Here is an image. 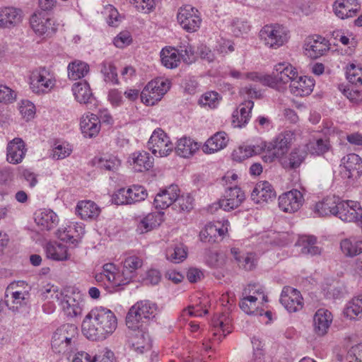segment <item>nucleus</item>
I'll return each mask as SVG.
<instances>
[{
  "mask_svg": "<svg viewBox=\"0 0 362 362\" xmlns=\"http://www.w3.org/2000/svg\"><path fill=\"white\" fill-rule=\"evenodd\" d=\"M262 149L263 147L259 146L239 147L238 149L233 151L232 153L233 159L235 161L241 162L253 155L261 153Z\"/></svg>",
  "mask_w": 362,
  "mask_h": 362,
  "instance_id": "45",
  "label": "nucleus"
},
{
  "mask_svg": "<svg viewBox=\"0 0 362 362\" xmlns=\"http://www.w3.org/2000/svg\"><path fill=\"white\" fill-rule=\"evenodd\" d=\"M157 305L150 300H140L131 307L126 316V325L131 330L146 327L155 317Z\"/></svg>",
  "mask_w": 362,
  "mask_h": 362,
  "instance_id": "3",
  "label": "nucleus"
},
{
  "mask_svg": "<svg viewBox=\"0 0 362 362\" xmlns=\"http://www.w3.org/2000/svg\"><path fill=\"white\" fill-rule=\"evenodd\" d=\"M30 24L33 32L43 38L52 37L57 30L58 24L42 11L34 13L30 18Z\"/></svg>",
  "mask_w": 362,
  "mask_h": 362,
  "instance_id": "7",
  "label": "nucleus"
},
{
  "mask_svg": "<svg viewBox=\"0 0 362 362\" xmlns=\"http://www.w3.org/2000/svg\"><path fill=\"white\" fill-rule=\"evenodd\" d=\"M30 79V88L37 94L48 93L55 85L53 74L45 67H40L33 71Z\"/></svg>",
  "mask_w": 362,
  "mask_h": 362,
  "instance_id": "9",
  "label": "nucleus"
},
{
  "mask_svg": "<svg viewBox=\"0 0 362 362\" xmlns=\"http://www.w3.org/2000/svg\"><path fill=\"white\" fill-rule=\"evenodd\" d=\"M80 126L83 136L88 138H93L98 135L100 129V120L94 114H87L83 116Z\"/></svg>",
  "mask_w": 362,
  "mask_h": 362,
  "instance_id": "31",
  "label": "nucleus"
},
{
  "mask_svg": "<svg viewBox=\"0 0 362 362\" xmlns=\"http://www.w3.org/2000/svg\"><path fill=\"white\" fill-rule=\"evenodd\" d=\"M85 230L83 224L72 223L57 230V236L61 240L76 245L81 239Z\"/></svg>",
  "mask_w": 362,
  "mask_h": 362,
  "instance_id": "22",
  "label": "nucleus"
},
{
  "mask_svg": "<svg viewBox=\"0 0 362 362\" xmlns=\"http://www.w3.org/2000/svg\"><path fill=\"white\" fill-rule=\"evenodd\" d=\"M22 20L21 11L13 7L0 9V28H11L17 25Z\"/></svg>",
  "mask_w": 362,
  "mask_h": 362,
  "instance_id": "32",
  "label": "nucleus"
},
{
  "mask_svg": "<svg viewBox=\"0 0 362 362\" xmlns=\"http://www.w3.org/2000/svg\"><path fill=\"white\" fill-rule=\"evenodd\" d=\"M362 209L359 204L354 201H339L335 216L345 222H354L360 219Z\"/></svg>",
  "mask_w": 362,
  "mask_h": 362,
  "instance_id": "14",
  "label": "nucleus"
},
{
  "mask_svg": "<svg viewBox=\"0 0 362 362\" xmlns=\"http://www.w3.org/2000/svg\"><path fill=\"white\" fill-rule=\"evenodd\" d=\"M19 110L23 117L28 121L34 117L35 107L29 100H22L19 106Z\"/></svg>",
  "mask_w": 362,
  "mask_h": 362,
  "instance_id": "59",
  "label": "nucleus"
},
{
  "mask_svg": "<svg viewBox=\"0 0 362 362\" xmlns=\"http://www.w3.org/2000/svg\"><path fill=\"white\" fill-rule=\"evenodd\" d=\"M76 212L82 219L87 220L97 218L100 210L95 202L90 200H83L78 203Z\"/></svg>",
  "mask_w": 362,
  "mask_h": 362,
  "instance_id": "35",
  "label": "nucleus"
},
{
  "mask_svg": "<svg viewBox=\"0 0 362 362\" xmlns=\"http://www.w3.org/2000/svg\"><path fill=\"white\" fill-rule=\"evenodd\" d=\"M117 326L114 313L104 307L92 309L85 317L81 327L83 334L89 339L101 341L112 334Z\"/></svg>",
  "mask_w": 362,
  "mask_h": 362,
  "instance_id": "1",
  "label": "nucleus"
},
{
  "mask_svg": "<svg viewBox=\"0 0 362 362\" xmlns=\"http://www.w3.org/2000/svg\"><path fill=\"white\" fill-rule=\"evenodd\" d=\"M45 252L47 258L55 261H64L69 259L67 247L57 242L47 243L45 246Z\"/></svg>",
  "mask_w": 362,
  "mask_h": 362,
  "instance_id": "37",
  "label": "nucleus"
},
{
  "mask_svg": "<svg viewBox=\"0 0 362 362\" xmlns=\"http://www.w3.org/2000/svg\"><path fill=\"white\" fill-rule=\"evenodd\" d=\"M100 66V72L104 76L105 81L118 85L119 83L115 66L112 63L107 62H103Z\"/></svg>",
  "mask_w": 362,
  "mask_h": 362,
  "instance_id": "50",
  "label": "nucleus"
},
{
  "mask_svg": "<svg viewBox=\"0 0 362 362\" xmlns=\"http://www.w3.org/2000/svg\"><path fill=\"white\" fill-rule=\"evenodd\" d=\"M276 198V192L268 181L257 182L251 192V199L256 204L269 202Z\"/></svg>",
  "mask_w": 362,
  "mask_h": 362,
  "instance_id": "18",
  "label": "nucleus"
},
{
  "mask_svg": "<svg viewBox=\"0 0 362 362\" xmlns=\"http://www.w3.org/2000/svg\"><path fill=\"white\" fill-rule=\"evenodd\" d=\"M95 163L98 167L103 170L115 171L120 166L121 161L115 156H108L98 158Z\"/></svg>",
  "mask_w": 362,
  "mask_h": 362,
  "instance_id": "52",
  "label": "nucleus"
},
{
  "mask_svg": "<svg viewBox=\"0 0 362 362\" xmlns=\"http://www.w3.org/2000/svg\"><path fill=\"white\" fill-rule=\"evenodd\" d=\"M293 140L294 133L284 131L278 134L272 142L264 143V147L276 151L282 157L288 152Z\"/></svg>",
  "mask_w": 362,
  "mask_h": 362,
  "instance_id": "20",
  "label": "nucleus"
},
{
  "mask_svg": "<svg viewBox=\"0 0 362 362\" xmlns=\"http://www.w3.org/2000/svg\"><path fill=\"white\" fill-rule=\"evenodd\" d=\"M212 329L211 332L213 337L211 340L221 341L230 330V320L224 314L216 315L212 319Z\"/></svg>",
  "mask_w": 362,
  "mask_h": 362,
  "instance_id": "24",
  "label": "nucleus"
},
{
  "mask_svg": "<svg viewBox=\"0 0 362 362\" xmlns=\"http://www.w3.org/2000/svg\"><path fill=\"white\" fill-rule=\"evenodd\" d=\"M197 142L187 137H182L178 140L175 147L177 154L183 158H189L199 148Z\"/></svg>",
  "mask_w": 362,
  "mask_h": 362,
  "instance_id": "40",
  "label": "nucleus"
},
{
  "mask_svg": "<svg viewBox=\"0 0 362 362\" xmlns=\"http://www.w3.org/2000/svg\"><path fill=\"white\" fill-rule=\"evenodd\" d=\"M259 37L266 46L277 49L287 42L288 31L278 24L266 25L261 29Z\"/></svg>",
  "mask_w": 362,
  "mask_h": 362,
  "instance_id": "6",
  "label": "nucleus"
},
{
  "mask_svg": "<svg viewBox=\"0 0 362 362\" xmlns=\"http://www.w3.org/2000/svg\"><path fill=\"white\" fill-rule=\"evenodd\" d=\"M254 103L248 100L240 105L238 110L233 113L232 123L235 127H243L250 118L251 110L253 108Z\"/></svg>",
  "mask_w": 362,
  "mask_h": 362,
  "instance_id": "33",
  "label": "nucleus"
},
{
  "mask_svg": "<svg viewBox=\"0 0 362 362\" xmlns=\"http://www.w3.org/2000/svg\"><path fill=\"white\" fill-rule=\"evenodd\" d=\"M304 198L303 194L298 189L283 193L279 197V206L286 213H294L303 205Z\"/></svg>",
  "mask_w": 362,
  "mask_h": 362,
  "instance_id": "15",
  "label": "nucleus"
},
{
  "mask_svg": "<svg viewBox=\"0 0 362 362\" xmlns=\"http://www.w3.org/2000/svg\"><path fill=\"white\" fill-rule=\"evenodd\" d=\"M148 148L155 156L164 157L173 151L174 145L168 135L158 128L151 134L148 141Z\"/></svg>",
  "mask_w": 362,
  "mask_h": 362,
  "instance_id": "10",
  "label": "nucleus"
},
{
  "mask_svg": "<svg viewBox=\"0 0 362 362\" xmlns=\"http://www.w3.org/2000/svg\"><path fill=\"white\" fill-rule=\"evenodd\" d=\"M175 205L179 206L182 211H189L193 208V198L189 194L180 196L177 193V198L175 200Z\"/></svg>",
  "mask_w": 362,
  "mask_h": 362,
  "instance_id": "61",
  "label": "nucleus"
},
{
  "mask_svg": "<svg viewBox=\"0 0 362 362\" xmlns=\"http://www.w3.org/2000/svg\"><path fill=\"white\" fill-rule=\"evenodd\" d=\"M228 141L225 132H217L206 141L203 151L206 153H213L225 148Z\"/></svg>",
  "mask_w": 362,
  "mask_h": 362,
  "instance_id": "36",
  "label": "nucleus"
},
{
  "mask_svg": "<svg viewBox=\"0 0 362 362\" xmlns=\"http://www.w3.org/2000/svg\"><path fill=\"white\" fill-rule=\"evenodd\" d=\"M177 18L182 28L189 33L197 31L202 23L199 11L190 5L181 7Z\"/></svg>",
  "mask_w": 362,
  "mask_h": 362,
  "instance_id": "12",
  "label": "nucleus"
},
{
  "mask_svg": "<svg viewBox=\"0 0 362 362\" xmlns=\"http://www.w3.org/2000/svg\"><path fill=\"white\" fill-rule=\"evenodd\" d=\"M88 71V65L83 62H74L68 66L69 78L74 81L84 77Z\"/></svg>",
  "mask_w": 362,
  "mask_h": 362,
  "instance_id": "46",
  "label": "nucleus"
},
{
  "mask_svg": "<svg viewBox=\"0 0 362 362\" xmlns=\"http://www.w3.org/2000/svg\"><path fill=\"white\" fill-rule=\"evenodd\" d=\"M142 264V259L135 255L129 256L124 259L123 261L122 276L126 285L136 276L137 269L141 268Z\"/></svg>",
  "mask_w": 362,
  "mask_h": 362,
  "instance_id": "30",
  "label": "nucleus"
},
{
  "mask_svg": "<svg viewBox=\"0 0 362 362\" xmlns=\"http://www.w3.org/2000/svg\"><path fill=\"white\" fill-rule=\"evenodd\" d=\"M305 53L313 59H317L329 50V45L325 37L316 36V37H308L304 44Z\"/></svg>",
  "mask_w": 362,
  "mask_h": 362,
  "instance_id": "19",
  "label": "nucleus"
},
{
  "mask_svg": "<svg viewBox=\"0 0 362 362\" xmlns=\"http://www.w3.org/2000/svg\"><path fill=\"white\" fill-rule=\"evenodd\" d=\"M162 222V215L158 213H149L140 220L137 225V230L139 233H148Z\"/></svg>",
  "mask_w": 362,
  "mask_h": 362,
  "instance_id": "39",
  "label": "nucleus"
},
{
  "mask_svg": "<svg viewBox=\"0 0 362 362\" xmlns=\"http://www.w3.org/2000/svg\"><path fill=\"white\" fill-rule=\"evenodd\" d=\"M245 199V192L240 187L235 185L226 189L223 198L219 200L218 204L224 211H230L240 206Z\"/></svg>",
  "mask_w": 362,
  "mask_h": 362,
  "instance_id": "13",
  "label": "nucleus"
},
{
  "mask_svg": "<svg viewBox=\"0 0 362 362\" xmlns=\"http://www.w3.org/2000/svg\"><path fill=\"white\" fill-rule=\"evenodd\" d=\"M302 249L301 252L305 255H310L312 256L320 255L321 249L315 245L317 238L314 235H302L300 240Z\"/></svg>",
  "mask_w": 362,
  "mask_h": 362,
  "instance_id": "47",
  "label": "nucleus"
},
{
  "mask_svg": "<svg viewBox=\"0 0 362 362\" xmlns=\"http://www.w3.org/2000/svg\"><path fill=\"white\" fill-rule=\"evenodd\" d=\"M132 159L134 168L137 172L148 170L153 166V158L146 151L133 153Z\"/></svg>",
  "mask_w": 362,
  "mask_h": 362,
  "instance_id": "43",
  "label": "nucleus"
},
{
  "mask_svg": "<svg viewBox=\"0 0 362 362\" xmlns=\"http://www.w3.org/2000/svg\"><path fill=\"white\" fill-rule=\"evenodd\" d=\"M219 103L218 94L211 91L203 94L199 100V104L202 106L215 108Z\"/></svg>",
  "mask_w": 362,
  "mask_h": 362,
  "instance_id": "56",
  "label": "nucleus"
},
{
  "mask_svg": "<svg viewBox=\"0 0 362 362\" xmlns=\"http://www.w3.org/2000/svg\"><path fill=\"white\" fill-rule=\"evenodd\" d=\"M72 91L78 103L83 104L91 103L93 95L90 86L86 81L75 83L72 87Z\"/></svg>",
  "mask_w": 362,
  "mask_h": 362,
  "instance_id": "41",
  "label": "nucleus"
},
{
  "mask_svg": "<svg viewBox=\"0 0 362 362\" xmlns=\"http://www.w3.org/2000/svg\"><path fill=\"white\" fill-rule=\"evenodd\" d=\"M340 246L342 252L346 256L353 257L362 252L361 241L352 242L349 239H345L341 242Z\"/></svg>",
  "mask_w": 362,
  "mask_h": 362,
  "instance_id": "51",
  "label": "nucleus"
},
{
  "mask_svg": "<svg viewBox=\"0 0 362 362\" xmlns=\"http://www.w3.org/2000/svg\"><path fill=\"white\" fill-rule=\"evenodd\" d=\"M314 87L313 80L305 76H298L291 80L289 88L291 93L296 96H305L309 95Z\"/></svg>",
  "mask_w": 362,
  "mask_h": 362,
  "instance_id": "26",
  "label": "nucleus"
},
{
  "mask_svg": "<svg viewBox=\"0 0 362 362\" xmlns=\"http://www.w3.org/2000/svg\"><path fill=\"white\" fill-rule=\"evenodd\" d=\"M102 273L105 278L112 284L113 286L119 287L126 285L123 281L122 271L118 272L116 266L112 263L105 264L103 267Z\"/></svg>",
  "mask_w": 362,
  "mask_h": 362,
  "instance_id": "42",
  "label": "nucleus"
},
{
  "mask_svg": "<svg viewBox=\"0 0 362 362\" xmlns=\"http://www.w3.org/2000/svg\"><path fill=\"white\" fill-rule=\"evenodd\" d=\"M177 50L180 59H182L184 62L191 64L194 61V50L189 44L180 45Z\"/></svg>",
  "mask_w": 362,
  "mask_h": 362,
  "instance_id": "60",
  "label": "nucleus"
},
{
  "mask_svg": "<svg viewBox=\"0 0 362 362\" xmlns=\"http://www.w3.org/2000/svg\"><path fill=\"white\" fill-rule=\"evenodd\" d=\"M166 256L171 262L179 263L186 258L187 252L181 247H175L168 249Z\"/></svg>",
  "mask_w": 362,
  "mask_h": 362,
  "instance_id": "58",
  "label": "nucleus"
},
{
  "mask_svg": "<svg viewBox=\"0 0 362 362\" xmlns=\"http://www.w3.org/2000/svg\"><path fill=\"white\" fill-rule=\"evenodd\" d=\"M360 6L349 8L342 0H337L334 4V11L337 16L341 19L353 17L359 11Z\"/></svg>",
  "mask_w": 362,
  "mask_h": 362,
  "instance_id": "48",
  "label": "nucleus"
},
{
  "mask_svg": "<svg viewBox=\"0 0 362 362\" xmlns=\"http://www.w3.org/2000/svg\"><path fill=\"white\" fill-rule=\"evenodd\" d=\"M26 149L24 141L20 138H15L8 144L7 160L12 164H18L22 162Z\"/></svg>",
  "mask_w": 362,
  "mask_h": 362,
  "instance_id": "29",
  "label": "nucleus"
},
{
  "mask_svg": "<svg viewBox=\"0 0 362 362\" xmlns=\"http://www.w3.org/2000/svg\"><path fill=\"white\" fill-rule=\"evenodd\" d=\"M78 337V329L72 324H64L53 333L51 346L54 352L66 354L71 351Z\"/></svg>",
  "mask_w": 362,
  "mask_h": 362,
  "instance_id": "4",
  "label": "nucleus"
},
{
  "mask_svg": "<svg viewBox=\"0 0 362 362\" xmlns=\"http://www.w3.org/2000/svg\"><path fill=\"white\" fill-rule=\"evenodd\" d=\"M345 314L350 318H362V296L356 297L349 302L345 310Z\"/></svg>",
  "mask_w": 362,
  "mask_h": 362,
  "instance_id": "53",
  "label": "nucleus"
},
{
  "mask_svg": "<svg viewBox=\"0 0 362 362\" xmlns=\"http://www.w3.org/2000/svg\"><path fill=\"white\" fill-rule=\"evenodd\" d=\"M347 362H362V343L353 346L347 352Z\"/></svg>",
  "mask_w": 362,
  "mask_h": 362,
  "instance_id": "62",
  "label": "nucleus"
},
{
  "mask_svg": "<svg viewBox=\"0 0 362 362\" xmlns=\"http://www.w3.org/2000/svg\"><path fill=\"white\" fill-rule=\"evenodd\" d=\"M71 151L69 144L55 143L52 149V158L56 160L64 159L69 156Z\"/></svg>",
  "mask_w": 362,
  "mask_h": 362,
  "instance_id": "57",
  "label": "nucleus"
},
{
  "mask_svg": "<svg viewBox=\"0 0 362 362\" xmlns=\"http://www.w3.org/2000/svg\"><path fill=\"white\" fill-rule=\"evenodd\" d=\"M230 252L240 269L245 271H252L257 267L258 257L255 253H241L239 249L236 247H232Z\"/></svg>",
  "mask_w": 362,
  "mask_h": 362,
  "instance_id": "25",
  "label": "nucleus"
},
{
  "mask_svg": "<svg viewBox=\"0 0 362 362\" xmlns=\"http://www.w3.org/2000/svg\"><path fill=\"white\" fill-rule=\"evenodd\" d=\"M346 78L352 84L362 85V69L354 64H350L346 67Z\"/></svg>",
  "mask_w": 362,
  "mask_h": 362,
  "instance_id": "55",
  "label": "nucleus"
},
{
  "mask_svg": "<svg viewBox=\"0 0 362 362\" xmlns=\"http://www.w3.org/2000/svg\"><path fill=\"white\" fill-rule=\"evenodd\" d=\"M298 71L293 65L287 62L279 63L274 66L272 75L262 76L256 72L247 75L251 81H259L263 85L279 88L281 84L291 83V80L297 77Z\"/></svg>",
  "mask_w": 362,
  "mask_h": 362,
  "instance_id": "2",
  "label": "nucleus"
},
{
  "mask_svg": "<svg viewBox=\"0 0 362 362\" xmlns=\"http://www.w3.org/2000/svg\"><path fill=\"white\" fill-rule=\"evenodd\" d=\"M132 41L129 32H121L114 38V45L119 48H123L129 45Z\"/></svg>",
  "mask_w": 362,
  "mask_h": 362,
  "instance_id": "64",
  "label": "nucleus"
},
{
  "mask_svg": "<svg viewBox=\"0 0 362 362\" xmlns=\"http://www.w3.org/2000/svg\"><path fill=\"white\" fill-rule=\"evenodd\" d=\"M148 194L144 187L133 185L128 189H119L113 196V202L117 205L132 204L144 200Z\"/></svg>",
  "mask_w": 362,
  "mask_h": 362,
  "instance_id": "11",
  "label": "nucleus"
},
{
  "mask_svg": "<svg viewBox=\"0 0 362 362\" xmlns=\"http://www.w3.org/2000/svg\"><path fill=\"white\" fill-rule=\"evenodd\" d=\"M341 177L344 179L356 180L362 174V159L355 153L344 156L342 160Z\"/></svg>",
  "mask_w": 362,
  "mask_h": 362,
  "instance_id": "16",
  "label": "nucleus"
},
{
  "mask_svg": "<svg viewBox=\"0 0 362 362\" xmlns=\"http://www.w3.org/2000/svg\"><path fill=\"white\" fill-rule=\"evenodd\" d=\"M339 198L335 196L325 197L313 207V211L317 216L334 215L337 209Z\"/></svg>",
  "mask_w": 362,
  "mask_h": 362,
  "instance_id": "27",
  "label": "nucleus"
},
{
  "mask_svg": "<svg viewBox=\"0 0 362 362\" xmlns=\"http://www.w3.org/2000/svg\"><path fill=\"white\" fill-rule=\"evenodd\" d=\"M307 149L313 155H322L329 149V144L327 140L322 139L310 141L307 144Z\"/></svg>",
  "mask_w": 362,
  "mask_h": 362,
  "instance_id": "54",
  "label": "nucleus"
},
{
  "mask_svg": "<svg viewBox=\"0 0 362 362\" xmlns=\"http://www.w3.org/2000/svg\"><path fill=\"white\" fill-rule=\"evenodd\" d=\"M56 298L64 314L68 317H74L81 314L83 300L80 293L64 290L57 294Z\"/></svg>",
  "mask_w": 362,
  "mask_h": 362,
  "instance_id": "8",
  "label": "nucleus"
},
{
  "mask_svg": "<svg viewBox=\"0 0 362 362\" xmlns=\"http://www.w3.org/2000/svg\"><path fill=\"white\" fill-rule=\"evenodd\" d=\"M35 221L42 230H49L57 226L59 218L53 211L44 209L36 214Z\"/></svg>",
  "mask_w": 362,
  "mask_h": 362,
  "instance_id": "34",
  "label": "nucleus"
},
{
  "mask_svg": "<svg viewBox=\"0 0 362 362\" xmlns=\"http://www.w3.org/2000/svg\"><path fill=\"white\" fill-rule=\"evenodd\" d=\"M16 94L6 86L0 85V103H11L15 101Z\"/></svg>",
  "mask_w": 362,
  "mask_h": 362,
  "instance_id": "63",
  "label": "nucleus"
},
{
  "mask_svg": "<svg viewBox=\"0 0 362 362\" xmlns=\"http://www.w3.org/2000/svg\"><path fill=\"white\" fill-rule=\"evenodd\" d=\"M170 85L168 79L161 78L148 82L140 94L142 103L146 105H154L168 92Z\"/></svg>",
  "mask_w": 362,
  "mask_h": 362,
  "instance_id": "5",
  "label": "nucleus"
},
{
  "mask_svg": "<svg viewBox=\"0 0 362 362\" xmlns=\"http://www.w3.org/2000/svg\"><path fill=\"white\" fill-rule=\"evenodd\" d=\"M180 189L177 185H172L160 191L154 199V206L156 209H165L175 202Z\"/></svg>",
  "mask_w": 362,
  "mask_h": 362,
  "instance_id": "23",
  "label": "nucleus"
},
{
  "mask_svg": "<svg viewBox=\"0 0 362 362\" xmlns=\"http://www.w3.org/2000/svg\"><path fill=\"white\" fill-rule=\"evenodd\" d=\"M332 322V313L325 309H319L313 317V326L315 334L318 336L325 335Z\"/></svg>",
  "mask_w": 362,
  "mask_h": 362,
  "instance_id": "28",
  "label": "nucleus"
},
{
  "mask_svg": "<svg viewBox=\"0 0 362 362\" xmlns=\"http://www.w3.org/2000/svg\"><path fill=\"white\" fill-rule=\"evenodd\" d=\"M132 331L129 343L136 351L143 354L151 348V341L146 327H141Z\"/></svg>",
  "mask_w": 362,
  "mask_h": 362,
  "instance_id": "21",
  "label": "nucleus"
},
{
  "mask_svg": "<svg viewBox=\"0 0 362 362\" xmlns=\"http://www.w3.org/2000/svg\"><path fill=\"white\" fill-rule=\"evenodd\" d=\"M161 62L168 69H173L178 66L180 57L177 50L173 47H165L160 52Z\"/></svg>",
  "mask_w": 362,
  "mask_h": 362,
  "instance_id": "44",
  "label": "nucleus"
},
{
  "mask_svg": "<svg viewBox=\"0 0 362 362\" xmlns=\"http://www.w3.org/2000/svg\"><path fill=\"white\" fill-rule=\"evenodd\" d=\"M280 302L289 313H296L303 307V299L296 288L285 286L281 294Z\"/></svg>",
  "mask_w": 362,
  "mask_h": 362,
  "instance_id": "17",
  "label": "nucleus"
},
{
  "mask_svg": "<svg viewBox=\"0 0 362 362\" xmlns=\"http://www.w3.org/2000/svg\"><path fill=\"white\" fill-rule=\"evenodd\" d=\"M307 153L301 148H294L288 157L282 158L281 165L286 170H293L298 168L304 161Z\"/></svg>",
  "mask_w": 362,
  "mask_h": 362,
  "instance_id": "38",
  "label": "nucleus"
},
{
  "mask_svg": "<svg viewBox=\"0 0 362 362\" xmlns=\"http://www.w3.org/2000/svg\"><path fill=\"white\" fill-rule=\"evenodd\" d=\"M11 303L10 309L18 310L19 307L26 305L29 303L30 293L28 289L23 291H13L11 293Z\"/></svg>",
  "mask_w": 362,
  "mask_h": 362,
  "instance_id": "49",
  "label": "nucleus"
}]
</instances>
